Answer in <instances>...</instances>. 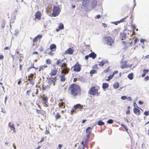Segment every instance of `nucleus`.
<instances>
[{
    "label": "nucleus",
    "instance_id": "39448f33",
    "mask_svg": "<svg viewBox=\"0 0 149 149\" xmlns=\"http://www.w3.org/2000/svg\"><path fill=\"white\" fill-rule=\"evenodd\" d=\"M81 65L79 64L78 62H76V64L72 67V68H73L74 71L76 72H79L81 69Z\"/></svg>",
    "mask_w": 149,
    "mask_h": 149
},
{
    "label": "nucleus",
    "instance_id": "1a4fd4ad",
    "mask_svg": "<svg viewBox=\"0 0 149 149\" xmlns=\"http://www.w3.org/2000/svg\"><path fill=\"white\" fill-rule=\"evenodd\" d=\"M61 69V74H68L70 70V68L67 67V65L66 67H64L62 69Z\"/></svg>",
    "mask_w": 149,
    "mask_h": 149
},
{
    "label": "nucleus",
    "instance_id": "bf43d9fd",
    "mask_svg": "<svg viewBox=\"0 0 149 149\" xmlns=\"http://www.w3.org/2000/svg\"><path fill=\"white\" fill-rule=\"evenodd\" d=\"M23 65H19V70L21 71L22 70V67Z\"/></svg>",
    "mask_w": 149,
    "mask_h": 149
},
{
    "label": "nucleus",
    "instance_id": "9d476101",
    "mask_svg": "<svg viewBox=\"0 0 149 149\" xmlns=\"http://www.w3.org/2000/svg\"><path fill=\"white\" fill-rule=\"evenodd\" d=\"M42 37V36L41 35L39 34L34 38L33 40V45H34L35 43L37 42L38 41H40Z\"/></svg>",
    "mask_w": 149,
    "mask_h": 149
},
{
    "label": "nucleus",
    "instance_id": "5701e85b",
    "mask_svg": "<svg viewBox=\"0 0 149 149\" xmlns=\"http://www.w3.org/2000/svg\"><path fill=\"white\" fill-rule=\"evenodd\" d=\"M36 74L35 73V75L33 74H30V75L28 77V81H30V80H31V79H33V77H34V79L36 78Z\"/></svg>",
    "mask_w": 149,
    "mask_h": 149
},
{
    "label": "nucleus",
    "instance_id": "37998d69",
    "mask_svg": "<svg viewBox=\"0 0 149 149\" xmlns=\"http://www.w3.org/2000/svg\"><path fill=\"white\" fill-rule=\"evenodd\" d=\"M121 68L123 69L127 67V65L126 64H125L123 65H122L121 66Z\"/></svg>",
    "mask_w": 149,
    "mask_h": 149
},
{
    "label": "nucleus",
    "instance_id": "473e14b6",
    "mask_svg": "<svg viewBox=\"0 0 149 149\" xmlns=\"http://www.w3.org/2000/svg\"><path fill=\"white\" fill-rule=\"evenodd\" d=\"M113 88L115 89L118 88L119 86V84L118 83L114 84L113 86Z\"/></svg>",
    "mask_w": 149,
    "mask_h": 149
},
{
    "label": "nucleus",
    "instance_id": "4468645a",
    "mask_svg": "<svg viewBox=\"0 0 149 149\" xmlns=\"http://www.w3.org/2000/svg\"><path fill=\"white\" fill-rule=\"evenodd\" d=\"M92 128L91 127H88L86 130V136H90Z\"/></svg>",
    "mask_w": 149,
    "mask_h": 149
},
{
    "label": "nucleus",
    "instance_id": "a878e982",
    "mask_svg": "<svg viewBox=\"0 0 149 149\" xmlns=\"http://www.w3.org/2000/svg\"><path fill=\"white\" fill-rule=\"evenodd\" d=\"M50 88V87L48 85L45 86H42V90L43 91L48 90Z\"/></svg>",
    "mask_w": 149,
    "mask_h": 149
},
{
    "label": "nucleus",
    "instance_id": "5fc2aeb1",
    "mask_svg": "<svg viewBox=\"0 0 149 149\" xmlns=\"http://www.w3.org/2000/svg\"><path fill=\"white\" fill-rule=\"evenodd\" d=\"M31 68H35V67H34V63H33L32 64L31 67L29 68L28 69V70L29 69H30Z\"/></svg>",
    "mask_w": 149,
    "mask_h": 149
},
{
    "label": "nucleus",
    "instance_id": "49530a36",
    "mask_svg": "<svg viewBox=\"0 0 149 149\" xmlns=\"http://www.w3.org/2000/svg\"><path fill=\"white\" fill-rule=\"evenodd\" d=\"M121 98L123 100H125L127 98V97L125 96H122L121 97Z\"/></svg>",
    "mask_w": 149,
    "mask_h": 149
},
{
    "label": "nucleus",
    "instance_id": "052dcab7",
    "mask_svg": "<svg viewBox=\"0 0 149 149\" xmlns=\"http://www.w3.org/2000/svg\"><path fill=\"white\" fill-rule=\"evenodd\" d=\"M52 52H51V51L49 52L48 53V54L50 56H52L53 55V53Z\"/></svg>",
    "mask_w": 149,
    "mask_h": 149
},
{
    "label": "nucleus",
    "instance_id": "f704fd0d",
    "mask_svg": "<svg viewBox=\"0 0 149 149\" xmlns=\"http://www.w3.org/2000/svg\"><path fill=\"white\" fill-rule=\"evenodd\" d=\"M113 77V74L109 75L108 77V79H106V81H109L110 79H111Z\"/></svg>",
    "mask_w": 149,
    "mask_h": 149
},
{
    "label": "nucleus",
    "instance_id": "412c9836",
    "mask_svg": "<svg viewBox=\"0 0 149 149\" xmlns=\"http://www.w3.org/2000/svg\"><path fill=\"white\" fill-rule=\"evenodd\" d=\"M36 112L37 114L42 115H44L45 112V111L42 110L36 109Z\"/></svg>",
    "mask_w": 149,
    "mask_h": 149
},
{
    "label": "nucleus",
    "instance_id": "338daca9",
    "mask_svg": "<svg viewBox=\"0 0 149 149\" xmlns=\"http://www.w3.org/2000/svg\"><path fill=\"white\" fill-rule=\"evenodd\" d=\"M130 110H128L127 111H126V114L127 115L130 114Z\"/></svg>",
    "mask_w": 149,
    "mask_h": 149
},
{
    "label": "nucleus",
    "instance_id": "680f3d73",
    "mask_svg": "<svg viewBox=\"0 0 149 149\" xmlns=\"http://www.w3.org/2000/svg\"><path fill=\"white\" fill-rule=\"evenodd\" d=\"M133 105H134V107H136L135 108H136V107H138V108H139V107H138L137 105V104L135 102H134V103Z\"/></svg>",
    "mask_w": 149,
    "mask_h": 149
},
{
    "label": "nucleus",
    "instance_id": "79ce46f5",
    "mask_svg": "<svg viewBox=\"0 0 149 149\" xmlns=\"http://www.w3.org/2000/svg\"><path fill=\"white\" fill-rule=\"evenodd\" d=\"M96 71L94 70H92L90 71V74H93L94 73L96 72Z\"/></svg>",
    "mask_w": 149,
    "mask_h": 149
},
{
    "label": "nucleus",
    "instance_id": "aec40b11",
    "mask_svg": "<svg viewBox=\"0 0 149 149\" xmlns=\"http://www.w3.org/2000/svg\"><path fill=\"white\" fill-rule=\"evenodd\" d=\"M89 56L90 57L94 59L96 57L97 55L94 52H92L89 54Z\"/></svg>",
    "mask_w": 149,
    "mask_h": 149
},
{
    "label": "nucleus",
    "instance_id": "e433bc0d",
    "mask_svg": "<svg viewBox=\"0 0 149 149\" xmlns=\"http://www.w3.org/2000/svg\"><path fill=\"white\" fill-rule=\"evenodd\" d=\"M51 62V61L49 59H47L46 61V63L47 64H50Z\"/></svg>",
    "mask_w": 149,
    "mask_h": 149
},
{
    "label": "nucleus",
    "instance_id": "c756f323",
    "mask_svg": "<svg viewBox=\"0 0 149 149\" xmlns=\"http://www.w3.org/2000/svg\"><path fill=\"white\" fill-rule=\"evenodd\" d=\"M47 65H46L41 66L40 67L39 70L40 71L41 70H44L45 68H47Z\"/></svg>",
    "mask_w": 149,
    "mask_h": 149
},
{
    "label": "nucleus",
    "instance_id": "f3484780",
    "mask_svg": "<svg viewBox=\"0 0 149 149\" xmlns=\"http://www.w3.org/2000/svg\"><path fill=\"white\" fill-rule=\"evenodd\" d=\"M8 126L10 127L11 130H13L14 132H15L16 130L15 128V127L14 125L13 124L10 122L8 123Z\"/></svg>",
    "mask_w": 149,
    "mask_h": 149
},
{
    "label": "nucleus",
    "instance_id": "13d9d810",
    "mask_svg": "<svg viewBox=\"0 0 149 149\" xmlns=\"http://www.w3.org/2000/svg\"><path fill=\"white\" fill-rule=\"evenodd\" d=\"M127 99L129 101H131L132 100V98L130 97H127Z\"/></svg>",
    "mask_w": 149,
    "mask_h": 149
},
{
    "label": "nucleus",
    "instance_id": "bb28decb",
    "mask_svg": "<svg viewBox=\"0 0 149 149\" xmlns=\"http://www.w3.org/2000/svg\"><path fill=\"white\" fill-rule=\"evenodd\" d=\"M149 72V70L148 69H144L143 70V73L142 74V77H144L146 76V73H147Z\"/></svg>",
    "mask_w": 149,
    "mask_h": 149
},
{
    "label": "nucleus",
    "instance_id": "774afa93",
    "mask_svg": "<svg viewBox=\"0 0 149 149\" xmlns=\"http://www.w3.org/2000/svg\"><path fill=\"white\" fill-rule=\"evenodd\" d=\"M97 65H95L93 67V68H97Z\"/></svg>",
    "mask_w": 149,
    "mask_h": 149
},
{
    "label": "nucleus",
    "instance_id": "423d86ee",
    "mask_svg": "<svg viewBox=\"0 0 149 149\" xmlns=\"http://www.w3.org/2000/svg\"><path fill=\"white\" fill-rule=\"evenodd\" d=\"M47 81L49 85L54 86L56 81V77H51L49 78Z\"/></svg>",
    "mask_w": 149,
    "mask_h": 149
},
{
    "label": "nucleus",
    "instance_id": "4be33fe9",
    "mask_svg": "<svg viewBox=\"0 0 149 149\" xmlns=\"http://www.w3.org/2000/svg\"><path fill=\"white\" fill-rule=\"evenodd\" d=\"M64 27L62 23L59 24V26H58V28L56 29V31H58L60 29H64Z\"/></svg>",
    "mask_w": 149,
    "mask_h": 149
},
{
    "label": "nucleus",
    "instance_id": "c85d7f7f",
    "mask_svg": "<svg viewBox=\"0 0 149 149\" xmlns=\"http://www.w3.org/2000/svg\"><path fill=\"white\" fill-rule=\"evenodd\" d=\"M97 3V1L96 0H95L93 1L92 3H91V5L93 7H95V6L96 5Z\"/></svg>",
    "mask_w": 149,
    "mask_h": 149
},
{
    "label": "nucleus",
    "instance_id": "dca6fc26",
    "mask_svg": "<svg viewBox=\"0 0 149 149\" xmlns=\"http://www.w3.org/2000/svg\"><path fill=\"white\" fill-rule=\"evenodd\" d=\"M49 48L51 52H54L56 50V46L55 44H52L50 45Z\"/></svg>",
    "mask_w": 149,
    "mask_h": 149
},
{
    "label": "nucleus",
    "instance_id": "a19ab883",
    "mask_svg": "<svg viewBox=\"0 0 149 149\" xmlns=\"http://www.w3.org/2000/svg\"><path fill=\"white\" fill-rule=\"evenodd\" d=\"M33 55L35 54L36 56L38 57L39 56V54L38 52L35 51L33 52L32 53Z\"/></svg>",
    "mask_w": 149,
    "mask_h": 149
},
{
    "label": "nucleus",
    "instance_id": "09e8293b",
    "mask_svg": "<svg viewBox=\"0 0 149 149\" xmlns=\"http://www.w3.org/2000/svg\"><path fill=\"white\" fill-rule=\"evenodd\" d=\"M77 108H80V109H81V108L83 107V106L81 105L80 104H77Z\"/></svg>",
    "mask_w": 149,
    "mask_h": 149
},
{
    "label": "nucleus",
    "instance_id": "ea45409f",
    "mask_svg": "<svg viewBox=\"0 0 149 149\" xmlns=\"http://www.w3.org/2000/svg\"><path fill=\"white\" fill-rule=\"evenodd\" d=\"M104 62L103 61H102L99 63L98 65L100 66H103L104 65Z\"/></svg>",
    "mask_w": 149,
    "mask_h": 149
},
{
    "label": "nucleus",
    "instance_id": "0e129e2a",
    "mask_svg": "<svg viewBox=\"0 0 149 149\" xmlns=\"http://www.w3.org/2000/svg\"><path fill=\"white\" fill-rule=\"evenodd\" d=\"M113 24H114L116 25H117L119 23V21H117L115 22H113Z\"/></svg>",
    "mask_w": 149,
    "mask_h": 149
},
{
    "label": "nucleus",
    "instance_id": "a18cd8bd",
    "mask_svg": "<svg viewBox=\"0 0 149 149\" xmlns=\"http://www.w3.org/2000/svg\"><path fill=\"white\" fill-rule=\"evenodd\" d=\"M144 114L146 116H148L149 115V111H146L144 113Z\"/></svg>",
    "mask_w": 149,
    "mask_h": 149
},
{
    "label": "nucleus",
    "instance_id": "de8ad7c7",
    "mask_svg": "<svg viewBox=\"0 0 149 149\" xmlns=\"http://www.w3.org/2000/svg\"><path fill=\"white\" fill-rule=\"evenodd\" d=\"M31 92V91L30 90H27L26 92V94L28 95L29 96L30 95V93Z\"/></svg>",
    "mask_w": 149,
    "mask_h": 149
},
{
    "label": "nucleus",
    "instance_id": "c9c22d12",
    "mask_svg": "<svg viewBox=\"0 0 149 149\" xmlns=\"http://www.w3.org/2000/svg\"><path fill=\"white\" fill-rule=\"evenodd\" d=\"M121 125L124 128V129H125V131L126 132H127V131L128 130V128H127V127L122 123Z\"/></svg>",
    "mask_w": 149,
    "mask_h": 149
},
{
    "label": "nucleus",
    "instance_id": "864d4df0",
    "mask_svg": "<svg viewBox=\"0 0 149 149\" xmlns=\"http://www.w3.org/2000/svg\"><path fill=\"white\" fill-rule=\"evenodd\" d=\"M19 58H21V59H23V56H22V55L21 54H19Z\"/></svg>",
    "mask_w": 149,
    "mask_h": 149
},
{
    "label": "nucleus",
    "instance_id": "7c9ffc66",
    "mask_svg": "<svg viewBox=\"0 0 149 149\" xmlns=\"http://www.w3.org/2000/svg\"><path fill=\"white\" fill-rule=\"evenodd\" d=\"M104 124V122L101 120H99L97 122V125L99 126H102Z\"/></svg>",
    "mask_w": 149,
    "mask_h": 149
},
{
    "label": "nucleus",
    "instance_id": "9b49d317",
    "mask_svg": "<svg viewBox=\"0 0 149 149\" xmlns=\"http://www.w3.org/2000/svg\"><path fill=\"white\" fill-rule=\"evenodd\" d=\"M57 70L55 68L54 69H52L50 73L49 74L51 77L55 76H56L58 72Z\"/></svg>",
    "mask_w": 149,
    "mask_h": 149
},
{
    "label": "nucleus",
    "instance_id": "ddd939ff",
    "mask_svg": "<svg viewBox=\"0 0 149 149\" xmlns=\"http://www.w3.org/2000/svg\"><path fill=\"white\" fill-rule=\"evenodd\" d=\"M74 52V49H73L72 48L70 47L65 51L64 52V54H72Z\"/></svg>",
    "mask_w": 149,
    "mask_h": 149
},
{
    "label": "nucleus",
    "instance_id": "2f4dec72",
    "mask_svg": "<svg viewBox=\"0 0 149 149\" xmlns=\"http://www.w3.org/2000/svg\"><path fill=\"white\" fill-rule=\"evenodd\" d=\"M55 118L56 120L58 119L61 118V116L60 115L59 113H57L55 116Z\"/></svg>",
    "mask_w": 149,
    "mask_h": 149
},
{
    "label": "nucleus",
    "instance_id": "58836bf2",
    "mask_svg": "<svg viewBox=\"0 0 149 149\" xmlns=\"http://www.w3.org/2000/svg\"><path fill=\"white\" fill-rule=\"evenodd\" d=\"M107 123L109 124H111L113 123V121L112 119H109L107 121Z\"/></svg>",
    "mask_w": 149,
    "mask_h": 149
},
{
    "label": "nucleus",
    "instance_id": "3c124183",
    "mask_svg": "<svg viewBox=\"0 0 149 149\" xmlns=\"http://www.w3.org/2000/svg\"><path fill=\"white\" fill-rule=\"evenodd\" d=\"M10 46L6 47L4 48V50H9L10 49Z\"/></svg>",
    "mask_w": 149,
    "mask_h": 149
},
{
    "label": "nucleus",
    "instance_id": "6e6552de",
    "mask_svg": "<svg viewBox=\"0 0 149 149\" xmlns=\"http://www.w3.org/2000/svg\"><path fill=\"white\" fill-rule=\"evenodd\" d=\"M41 98H42V104L43 106L45 107H47L48 106V97L46 96H44V95L43 97L42 96Z\"/></svg>",
    "mask_w": 149,
    "mask_h": 149
},
{
    "label": "nucleus",
    "instance_id": "2eb2a0df",
    "mask_svg": "<svg viewBox=\"0 0 149 149\" xmlns=\"http://www.w3.org/2000/svg\"><path fill=\"white\" fill-rule=\"evenodd\" d=\"M35 16L36 19L40 20L41 19V13L40 11H38L36 13Z\"/></svg>",
    "mask_w": 149,
    "mask_h": 149
},
{
    "label": "nucleus",
    "instance_id": "603ef678",
    "mask_svg": "<svg viewBox=\"0 0 149 149\" xmlns=\"http://www.w3.org/2000/svg\"><path fill=\"white\" fill-rule=\"evenodd\" d=\"M144 79L146 81H147L149 79V77L148 76H146L145 77Z\"/></svg>",
    "mask_w": 149,
    "mask_h": 149
},
{
    "label": "nucleus",
    "instance_id": "f257e3e1",
    "mask_svg": "<svg viewBox=\"0 0 149 149\" xmlns=\"http://www.w3.org/2000/svg\"><path fill=\"white\" fill-rule=\"evenodd\" d=\"M81 91V86L75 83L70 85L68 88V92L73 97L76 98L77 96L80 95Z\"/></svg>",
    "mask_w": 149,
    "mask_h": 149
},
{
    "label": "nucleus",
    "instance_id": "a211bd4d",
    "mask_svg": "<svg viewBox=\"0 0 149 149\" xmlns=\"http://www.w3.org/2000/svg\"><path fill=\"white\" fill-rule=\"evenodd\" d=\"M133 111L135 114L138 116L140 115V111L138 109L136 108H134L133 109Z\"/></svg>",
    "mask_w": 149,
    "mask_h": 149
},
{
    "label": "nucleus",
    "instance_id": "f03ea898",
    "mask_svg": "<svg viewBox=\"0 0 149 149\" xmlns=\"http://www.w3.org/2000/svg\"><path fill=\"white\" fill-rule=\"evenodd\" d=\"M88 93L89 94L93 95L98 96L100 93V92H98V89L96 88L94 86H92L90 88Z\"/></svg>",
    "mask_w": 149,
    "mask_h": 149
},
{
    "label": "nucleus",
    "instance_id": "b1692460",
    "mask_svg": "<svg viewBox=\"0 0 149 149\" xmlns=\"http://www.w3.org/2000/svg\"><path fill=\"white\" fill-rule=\"evenodd\" d=\"M109 86V85L107 83H104L102 84V88L105 90V89L107 88Z\"/></svg>",
    "mask_w": 149,
    "mask_h": 149
},
{
    "label": "nucleus",
    "instance_id": "f8f14e48",
    "mask_svg": "<svg viewBox=\"0 0 149 149\" xmlns=\"http://www.w3.org/2000/svg\"><path fill=\"white\" fill-rule=\"evenodd\" d=\"M65 103L64 101L61 99L59 101L58 105L59 107L62 109L65 108Z\"/></svg>",
    "mask_w": 149,
    "mask_h": 149
},
{
    "label": "nucleus",
    "instance_id": "6e6d98bb",
    "mask_svg": "<svg viewBox=\"0 0 149 149\" xmlns=\"http://www.w3.org/2000/svg\"><path fill=\"white\" fill-rule=\"evenodd\" d=\"M63 145L61 144H59L58 145V147L59 149H61V148L63 147Z\"/></svg>",
    "mask_w": 149,
    "mask_h": 149
},
{
    "label": "nucleus",
    "instance_id": "e2e57ef3",
    "mask_svg": "<svg viewBox=\"0 0 149 149\" xmlns=\"http://www.w3.org/2000/svg\"><path fill=\"white\" fill-rule=\"evenodd\" d=\"M4 56L2 55H0V60L3 59V58Z\"/></svg>",
    "mask_w": 149,
    "mask_h": 149
},
{
    "label": "nucleus",
    "instance_id": "393cba45",
    "mask_svg": "<svg viewBox=\"0 0 149 149\" xmlns=\"http://www.w3.org/2000/svg\"><path fill=\"white\" fill-rule=\"evenodd\" d=\"M122 44L124 45L123 49L125 50L127 49L128 47V46L127 45V43L125 41H122Z\"/></svg>",
    "mask_w": 149,
    "mask_h": 149
},
{
    "label": "nucleus",
    "instance_id": "7ed1b4c3",
    "mask_svg": "<svg viewBox=\"0 0 149 149\" xmlns=\"http://www.w3.org/2000/svg\"><path fill=\"white\" fill-rule=\"evenodd\" d=\"M103 39L108 45L111 46L114 43L113 40L110 37H105L103 38Z\"/></svg>",
    "mask_w": 149,
    "mask_h": 149
},
{
    "label": "nucleus",
    "instance_id": "4c0bfd02",
    "mask_svg": "<svg viewBox=\"0 0 149 149\" xmlns=\"http://www.w3.org/2000/svg\"><path fill=\"white\" fill-rule=\"evenodd\" d=\"M30 81V84H31L32 85H33L35 83L34 79H31V80H30V81Z\"/></svg>",
    "mask_w": 149,
    "mask_h": 149
},
{
    "label": "nucleus",
    "instance_id": "4d7b16f0",
    "mask_svg": "<svg viewBox=\"0 0 149 149\" xmlns=\"http://www.w3.org/2000/svg\"><path fill=\"white\" fill-rule=\"evenodd\" d=\"M102 25L104 28L107 27V24L104 23H103Z\"/></svg>",
    "mask_w": 149,
    "mask_h": 149
},
{
    "label": "nucleus",
    "instance_id": "20e7f679",
    "mask_svg": "<svg viewBox=\"0 0 149 149\" xmlns=\"http://www.w3.org/2000/svg\"><path fill=\"white\" fill-rule=\"evenodd\" d=\"M56 65H59L61 69H62L64 67L67 66V65L66 62H65L64 61L63 59L61 60H58L56 63Z\"/></svg>",
    "mask_w": 149,
    "mask_h": 149
},
{
    "label": "nucleus",
    "instance_id": "8fccbe9b",
    "mask_svg": "<svg viewBox=\"0 0 149 149\" xmlns=\"http://www.w3.org/2000/svg\"><path fill=\"white\" fill-rule=\"evenodd\" d=\"M21 82H22V79L21 78V79H19V81L17 82V84L18 85H19L21 84Z\"/></svg>",
    "mask_w": 149,
    "mask_h": 149
},
{
    "label": "nucleus",
    "instance_id": "6ab92c4d",
    "mask_svg": "<svg viewBox=\"0 0 149 149\" xmlns=\"http://www.w3.org/2000/svg\"><path fill=\"white\" fill-rule=\"evenodd\" d=\"M65 74H61V75L60 76V80L62 82L64 81L66 79L65 77Z\"/></svg>",
    "mask_w": 149,
    "mask_h": 149
},
{
    "label": "nucleus",
    "instance_id": "0eeeda50",
    "mask_svg": "<svg viewBox=\"0 0 149 149\" xmlns=\"http://www.w3.org/2000/svg\"><path fill=\"white\" fill-rule=\"evenodd\" d=\"M60 11L59 8L56 6H54L53 8V12L52 14L53 16L56 17Z\"/></svg>",
    "mask_w": 149,
    "mask_h": 149
},
{
    "label": "nucleus",
    "instance_id": "69168bd1",
    "mask_svg": "<svg viewBox=\"0 0 149 149\" xmlns=\"http://www.w3.org/2000/svg\"><path fill=\"white\" fill-rule=\"evenodd\" d=\"M138 41V39L137 38H135L134 40V43H135V44Z\"/></svg>",
    "mask_w": 149,
    "mask_h": 149
},
{
    "label": "nucleus",
    "instance_id": "72a5a7b5",
    "mask_svg": "<svg viewBox=\"0 0 149 149\" xmlns=\"http://www.w3.org/2000/svg\"><path fill=\"white\" fill-rule=\"evenodd\" d=\"M86 138L85 139V144H86L87 143H88V142L89 141V139L90 137V136H86Z\"/></svg>",
    "mask_w": 149,
    "mask_h": 149
},
{
    "label": "nucleus",
    "instance_id": "c03bdc74",
    "mask_svg": "<svg viewBox=\"0 0 149 149\" xmlns=\"http://www.w3.org/2000/svg\"><path fill=\"white\" fill-rule=\"evenodd\" d=\"M127 17V16L126 17L124 18L121 19L120 21H119V23L124 21L125 20Z\"/></svg>",
    "mask_w": 149,
    "mask_h": 149
},
{
    "label": "nucleus",
    "instance_id": "cd10ccee",
    "mask_svg": "<svg viewBox=\"0 0 149 149\" xmlns=\"http://www.w3.org/2000/svg\"><path fill=\"white\" fill-rule=\"evenodd\" d=\"M134 74L132 73L129 74L127 76V77L130 80H132L133 78Z\"/></svg>",
    "mask_w": 149,
    "mask_h": 149
}]
</instances>
